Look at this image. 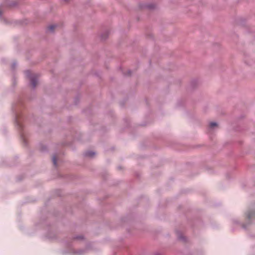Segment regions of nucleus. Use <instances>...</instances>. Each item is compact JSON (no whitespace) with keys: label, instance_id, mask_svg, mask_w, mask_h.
<instances>
[{"label":"nucleus","instance_id":"nucleus-1","mask_svg":"<svg viewBox=\"0 0 255 255\" xmlns=\"http://www.w3.org/2000/svg\"><path fill=\"white\" fill-rule=\"evenodd\" d=\"M26 76L29 78L31 81L32 86L34 87L37 85L36 76L35 74L31 73L30 71L26 72Z\"/></svg>","mask_w":255,"mask_h":255},{"label":"nucleus","instance_id":"nucleus-2","mask_svg":"<svg viewBox=\"0 0 255 255\" xmlns=\"http://www.w3.org/2000/svg\"><path fill=\"white\" fill-rule=\"evenodd\" d=\"M247 217L249 220H255V211H251L247 214Z\"/></svg>","mask_w":255,"mask_h":255},{"label":"nucleus","instance_id":"nucleus-3","mask_svg":"<svg viewBox=\"0 0 255 255\" xmlns=\"http://www.w3.org/2000/svg\"><path fill=\"white\" fill-rule=\"evenodd\" d=\"M56 27V26L55 25H51L48 27V29L50 31H52Z\"/></svg>","mask_w":255,"mask_h":255},{"label":"nucleus","instance_id":"nucleus-4","mask_svg":"<svg viewBox=\"0 0 255 255\" xmlns=\"http://www.w3.org/2000/svg\"><path fill=\"white\" fill-rule=\"evenodd\" d=\"M210 127L211 128H213L215 127H217V123H214V122H212L210 124Z\"/></svg>","mask_w":255,"mask_h":255},{"label":"nucleus","instance_id":"nucleus-5","mask_svg":"<svg viewBox=\"0 0 255 255\" xmlns=\"http://www.w3.org/2000/svg\"><path fill=\"white\" fill-rule=\"evenodd\" d=\"M52 160L53 164L55 166L56 165V157L55 156H54L52 158Z\"/></svg>","mask_w":255,"mask_h":255},{"label":"nucleus","instance_id":"nucleus-6","mask_svg":"<svg viewBox=\"0 0 255 255\" xmlns=\"http://www.w3.org/2000/svg\"><path fill=\"white\" fill-rule=\"evenodd\" d=\"M94 153L92 152H88L86 153V155L89 156H93Z\"/></svg>","mask_w":255,"mask_h":255},{"label":"nucleus","instance_id":"nucleus-7","mask_svg":"<svg viewBox=\"0 0 255 255\" xmlns=\"http://www.w3.org/2000/svg\"><path fill=\"white\" fill-rule=\"evenodd\" d=\"M1 11L0 10V15L1 14Z\"/></svg>","mask_w":255,"mask_h":255}]
</instances>
